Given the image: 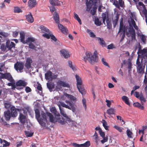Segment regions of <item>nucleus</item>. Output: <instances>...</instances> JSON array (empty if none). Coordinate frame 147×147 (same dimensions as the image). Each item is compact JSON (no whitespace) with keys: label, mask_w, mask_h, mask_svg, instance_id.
<instances>
[{"label":"nucleus","mask_w":147,"mask_h":147,"mask_svg":"<svg viewBox=\"0 0 147 147\" xmlns=\"http://www.w3.org/2000/svg\"><path fill=\"white\" fill-rule=\"evenodd\" d=\"M65 102L68 104V105H66L63 102H60V104L58 106L60 110L61 114L66 118L67 119L68 121H70V119L68 117V116L65 113L63 109L61 108L60 105L63 107L71 110L73 112H74L75 111L76 107L74 103H71L70 101L68 100H66Z\"/></svg>","instance_id":"f257e3e1"},{"label":"nucleus","mask_w":147,"mask_h":147,"mask_svg":"<svg viewBox=\"0 0 147 147\" xmlns=\"http://www.w3.org/2000/svg\"><path fill=\"white\" fill-rule=\"evenodd\" d=\"M97 54L96 51H94L93 55H92L90 52H87L86 53V56L84 57V60L86 62L87 60L91 64H92L94 62H97L98 61Z\"/></svg>","instance_id":"f03ea898"},{"label":"nucleus","mask_w":147,"mask_h":147,"mask_svg":"<svg viewBox=\"0 0 147 147\" xmlns=\"http://www.w3.org/2000/svg\"><path fill=\"white\" fill-rule=\"evenodd\" d=\"M136 64L137 65V73L138 74L140 75L141 76L144 73L145 64L143 65L142 62L140 61V58L139 56L138 57L136 60Z\"/></svg>","instance_id":"7ed1b4c3"},{"label":"nucleus","mask_w":147,"mask_h":147,"mask_svg":"<svg viewBox=\"0 0 147 147\" xmlns=\"http://www.w3.org/2000/svg\"><path fill=\"white\" fill-rule=\"evenodd\" d=\"M77 82V86L79 91L82 94H85L86 90L82 86V82L81 78L78 75H76Z\"/></svg>","instance_id":"20e7f679"},{"label":"nucleus","mask_w":147,"mask_h":147,"mask_svg":"<svg viewBox=\"0 0 147 147\" xmlns=\"http://www.w3.org/2000/svg\"><path fill=\"white\" fill-rule=\"evenodd\" d=\"M43 120L47 121V117H49V120L51 122L55 123L56 121L55 119H54L53 115L49 112H47L46 113L42 112L41 114Z\"/></svg>","instance_id":"39448f33"},{"label":"nucleus","mask_w":147,"mask_h":147,"mask_svg":"<svg viewBox=\"0 0 147 147\" xmlns=\"http://www.w3.org/2000/svg\"><path fill=\"white\" fill-rule=\"evenodd\" d=\"M0 81H2L1 79H5L9 81V82H11L13 79V78L9 73H7L3 74L0 72Z\"/></svg>","instance_id":"423d86ee"},{"label":"nucleus","mask_w":147,"mask_h":147,"mask_svg":"<svg viewBox=\"0 0 147 147\" xmlns=\"http://www.w3.org/2000/svg\"><path fill=\"white\" fill-rule=\"evenodd\" d=\"M57 86H56V88L57 90H60L62 88V87H67L69 88V85L68 83L64 81L61 80H59L57 83Z\"/></svg>","instance_id":"0eeeda50"},{"label":"nucleus","mask_w":147,"mask_h":147,"mask_svg":"<svg viewBox=\"0 0 147 147\" xmlns=\"http://www.w3.org/2000/svg\"><path fill=\"white\" fill-rule=\"evenodd\" d=\"M113 4L117 8L120 9V7L123 8L125 7V3L123 0H114L113 2Z\"/></svg>","instance_id":"6e6552de"},{"label":"nucleus","mask_w":147,"mask_h":147,"mask_svg":"<svg viewBox=\"0 0 147 147\" xmlns=\"http://www.w3.org/2000/svg\"><path fill=\"white\" fill-rule=\"evenodd\" d=\"M14 67L16 71H19L20 72H21L24 67V65L22 62H17L15 64Z\"/></svg>","instance_id":"1a4fd4ad"},{"label":"nucleus","mask_w":147,"mask_h":147,"mask_svg":"<svg viewBox=\"0 0 147 147\" xmlns=\"http://www.w3.org/2000/svg\"><path fill=\"white\" fill-rule=\"evenodd\" d=\"M20 109H19L16 108L14 106H12L11 107V117H16L18 115V111H19Z\"/></svg>","instance_id":"9d476101"},{"label":"nucleus","mask_w":147,"mask_h":147,"mask_svg":"<svg viewBox=\"0 0 147 147\" xmlns=\"http://www.w3.org/2000/svg\"><path fill=\"white\" fill-rule=\"evenodd\" d=\"M42 36L48 39H49L51 38L55 42H56L57 40V38L55 36L53 35L51 32L49 34H43L42 35Z\"/></svg>","instance_id":"9b49d317"},{"label":"nucleus","mask_w":147,"mask_h":147,"mask_svg":"<svg viewBox=\"0 0 147 147\" xmlns=\"http://www.w3.org/2000/svg\"><path fill=\"white\" fill-rule=\"evenodd\" d=\"M60 52L61 56L63 57L65 59H67L70 57L69 52L66 49H62L60 51Z\"/></svg>","instance_id":"f8f14e48"},{"label":"nucleus","mask_w":147,"mask_h":147,"mask_svg":"<svg viewBox=\"0 0 147 147\" xmlns=\"http://www.w3.org/2000/svg\"><path fill=\"white\" fill-rule=\"evenodd\" d=\"M15 46V44L12 42H10L9 40H7L6 42V47L8 50H11L13 47L14 48Z\"/></svg>","instance_id":"ddd939ff"},{"label":"nucleus","mask_w":147,"mask_h":147,"mask_svg":"<svg viewBox=\"0 0 147 147\" xmlns=\"http://www.w3.org/2000/svg\"><path fill=\"white\" fill-rule=\"evenodd\" d=\"M18 119L21 123L24 124L26 123L27 120L26 116L24 115L22 113H20Z\"/></svg>","instance_id":"4468645a"},{"label":"nucleus","mask_w":147,"mask_h":147,"mask_svg":"<svg viewBox=\"0 0 147 147\" xmlns=\"http://www.w3.org/2000/svg\"><path fill=\"white\" fill-rule=\"evenodd\" d=\"M37 4L36 0H29L28 2V6L30 9L35 7Z\"/></svg>","instance_id":"2eb2a0df"},{"label":"nucleus","mask_w":147,"mask_h":147,"mask_svg":"<svg viewBox=\"0 0 147 147\" xmlns=\"http://www.w3.org/2000/svg\"><path fill=\"white\" fill-rule=\"evenodd\" d=\"M32 60L30 58H28L26 59L25 66L28 69H29L31 67V63H32Z\"/></svg>","instance_id":"dca6fc26"},{"label":"nucleus","mask_w":147,"mask_h":147,"mask_svg":"<svg viewBox=\"0 0 147 147\" xmlns=\"http://www.w3.org/2000/svg\"><path fill=\"white\" fill-rule=\"evenodd\" d=\"M4 116L5 119L6 121H9L11 117V111L9 110H7L5 111L4 113Z\"/></svg>","instance_id":"f3484780"},{"label":"nucleus","mask_w":147,"mask_h":147,"mask_svg":"<svg viewBox=\"0 0 147 147\" xmlns=\"http://www.w3.org/2000/svg\"><path fill=\"white\" fill-rule=\"evenodd\" d=\"M26 20L27 21L30 23H33L34 22V20L32 15L30 12L27 15H26Z\"/></svg>","instance_id":"a211bd4d"},{"label":"nucleus","mask_w":147,"mask_h":147,"mask_svg":"<svg viewBox=\"0 0 147 147\" xmlns=\"http://www.w3.org/2000/svg\"><path fill=\"white\" fill-rule=\"evenodd\" d=\"M40 28L42 32L44 33V34H49L51 32L46 27L43 25L40 26Z\"/></svg>","instance_id":"6ab92c4d"},{"label":"nucleus","mask_w":147,"mask_h":147,"mask_svg":"<svg viewBox=\"0 0 147 147\" xmlns=\"http://www.w3.org/2000/svg\"><path fill=\"white\" fill-rule=\"evenodd\" d=\"M27 84V83L25 81L22 80H20L16 82V86H23L24 87L26 86Z\"/></svg>","instance_id":"aec40b11"},{"label":"nucleus","mask_w":147,"mask_h":147,"mask_svg":"<svg viewBox=\"0 0 147 147\" xmlns=\"http://www.w3.org/2000/svg\"><path fill=\"white\" fill-rule=\"evenodd\" d=\"M124 30H125V26H123V19L121 18L120 22L119 28L118 32H122Z\"/></svg>","instance_id":"412c9836"},{"label":"nucleus","mask_w":147,"mask_h":147,"mask_svg":"<svg viewBox=\"0 0 147 147\" xmlns=\"http://www.w3.org/2000/svg\"><path fill=\"white\" fill-rule=\"evenodd\" d=\"M137 53L138 54L139 53L142 55H144V56L147 57V49H144L142 50L140 49V47Z\"/></svg>","instance_id":"4be33fe9"},{"label":"nucleus","mask_w":147,"mask_h":147,"mask_svg":"<svg viewBox=\"0 0 147 147\" xmlns=\"http://www.w3.org/2000/svg\"><path fill=\"white\" fill-rule=\"evenodd\" d=\"M45 78L47 80H52L53 78L52 77V73L51 71H49L45 74Z\"/></svg>","instance_id":"5701e85b"},{"label":"nucleus","mask_w":147,"mask_h":147,"mask_svg":"<svg viewBox=\"0 0 147 147\" xmlns=\"http://www.w3.org/2000/svg\"><path fill=\"white\" fill-rule=\"evenodd\" d=\"M58 26L59 28L61 30L63 33L65 34H67V30L61 24H58Z\"/></svg>","instance_id":"b1692460"},{"label":"nucleus","mask_w":147,"mask_h":147,"mask_svg":"<svg viewBox=\"0 0 147 147\" xmlns=\"http://www.w3.org/2000/svg\"><path fill=\"white\" fill-rule=\"evenodd\" d=\"M119 15L118 13H117L116 14V16L115 17V19L113 21V26L114 28H115L117 24L118 20L119 18Z\"/></svg>","instance_id":"393cba45"},{"label":"nucleus","mask_w":147,"mask_h":147,"mask_svg":"<svg viewBox=\"0 0 147 147\" xmlns=\"http://www.w3.org/2000/svg\"><path fill=\"white\" fill-rule=\"evenodd\" d=\"M65 96L67 98H69L71 101H72L75 102L76 100V98L75 96H74L73 95H70L67 93L65 94Z\"/></svg>","instance_id":"a878e982"},{"label":"nucleus","mask_w":147,"mask_h":147,"mask_svg":"<svg viewBox=\"0 0 147 147\" xmlns=\"http://www.w3.org/2000/svg\"><path fill=\"white\" fill-rule=\"evenodd\" d=\"M122 99L123 101L127 105L130 106V103L129 102V98L127 96H124L122 97Z\"/></svg>","instance_id":"bb28decb"},{"label":"nucleus","mask_w":147,"mask_h":147,"mask_svg":"<svg viewBox=\"0 0 147 147\" xmlns=\"http://www.w3.org/2000/svg\"><path fill=\"white\" fill-rule=\"evenodd\" d=\"M47 86L50 91L51 92L52 91V89L55 88V85L53 83H47Z\"/></svg>","instance_id":"cd10ccee"},{"label":"nucleus","mask_w":147,"mask_h":147,"mask_svg":"<svg viewBox=\"0 0 147 147\" xmlns=\"http://www.w3.org/2000/svg\"><path fill=\"white\" fill-rule=\"evenodd\" d=\"M21 42L23 44H25L26 40H24L25 34L24 32H21L20 33Z\"/></svg>","instance_id":"c85d7f7f"},{"label":"nucleus","mask_w":147,"mask_h":147,"mask_svg":"<svg viewBox=\"0 0 147 147\" xmlns=\"http://www.w3.org/2000/svg\"><path fill=\"white\" fill-rule=\"evenodd\" d=\"M51 4L54 6H59L60 5V2L58 0H50Z\"/></svg>","instance_id":"c756f323"},{"label":"nucleus","mask_w":147,"mask_h":147,"mask_svg":"<svg viewBox=\"0 0 147 147\" xmlns=\"http://www.w3.org/2000/svg\"><path fill=\"white\" fill-rule=\"evenodd\" d=\"M55 14L53 16V19L56 23L59 24V19L58 14L56 12H55Z\"/></svg>","instance_id":"7c9ffc66"},{"label":"nucleus","mask_w":147,"mask_h":147,"mask_svg":"<svg viewBox=\"0 0 147 147\" xmlns=\"http://www.w3.org/2000/svg\"><path fill=\"white\" fill-rule=\"evenodd\" d=\"M106 113L109 115H113L115 113V110L113 108H110L107 110Z\"/></svg>","instance_id":"2f4dec72"},{"label":"nucleus","mask_w":147,"mask_h":147,"mask_svg":"<svg viewBox=\"0 0 147 147\" xmlns=\"http://www.w3.org/2000/svg\"><path fill=\"white\" fill-rule=\"evenodd\" d=\"M97 39L100 44L102 47L106 46V44L102 38L98 37Z\"/></svg>","instance_id":"473e14b6"},{"label":"nucleus","mask_w":147,"mask_h":147,"mask_svg":"<svg viewBox=\"0 0 147 147\" xmlns=\"http://www.w3.org/2000/svg\"><path fill=\"white\" fill-rule=\"evenodd\" d=\"M35 41V39L33 37H28L26 39L25 42V43L27 44L28 43L30 44V43L34 42Z\"/></svg>","instance_id":"72a5a7b5"},{"label":"nucleus","mask_w":147,"mask_h":147,"mask_svg":"<svg viewBox=\"0 0 147 147\" xmlns=\"http://www.w3.org/2000/svg\"><path fill=\"white\" fill-rule=\"evenodd\" d=\"M133 105L134 107H137L142 110H143L144 109V106L138 102L134 103Z\"/></svg>","instance_id":"f704fd0d"},{"label":"nucleus","mask_w":147,"mask_h":147,"mask_svg":"<svg viewBox=\"0 0 147 147\" xmlns=\"http://www.w3.org/2000/svg\"><path fill=\"white\" fill-rule=\"evenodd\" d=\"M140 99L141 101V104L143 105L144 104V102H145L146 100L145 98H144L143 94H141L140 97L138 98Z\"/></svg>","instance_id":"c9c22d12"},{"label":"nucleus","mask_w":147,"mask_h":147,"mask_svg":"<svg viewBox=\"0 0 147 147\" xmlns=\"http://www.w3.org/2000/svg\"><path fill=\"white\" fill-rule=\"evenodd\" d=\"M35 117L36 118L37 120H39L40 119H41L40 117V112L38 109H36L35 111Z\"/></svg>","instance_id":"e433bc0d"},{"label":"nucleus","mask_w":147,"mask_h":147,"mask_svg":"<svg viewBox=\"0 0 147 147\" xmlns=\"http://www.w3.org/2000/svg\"><path fill=\"white\" fill-rule=\"evenodd\" d=\"M68 64L69 67L71 68L74 71H75L77 70L75 65H72V63L71 61H68Z\"/></svg>","instance_id":"4c0bfd02"},{"label":"nucleus","mask_w":147,"mask_h":147,"mask_svg":"<svg viewBox=\"0 0 147 147\" xmlns=\"http://www.w3.org/2000/svg\"><path fill=\"white\" fill-rule=\"evenodd\" d=\"M94 24L97 26H100L102 24L101 22L100 21L98 18H95Z\"/></svg>","instance_id":"58836bf2"},{"label":"nucleus","mask_w":147,"mask_h":147,"mask_svg":"<svg viewBox=\"0 0 147 147\" xmlns=\"http://www.w3.org/2000/svg\"><path fill=\"white\" fill-rule=\"evenodd\" d=\"M87 32L90 35V37L92 38H94L95 37V35L91 31V30L87 29Z\"/></svg>","instance_id":"ea45409f"},{"label":"nucleus","mask_w":147,"mask_h":147,"mask_svg":"<svg viewBox=\"0 0 147 147\" xmlns=\"http://www.w3.org/2000/svg\"><path fill=\"white\" fill-rule=\"evenodd\" d=\"M106 23L107 26V28L110 29L112 27V25L111 23V21L109 20L108 17H107L106 19Z\"/></svg>","instance_id":"a19ab883"},{"label":"nucleus","mask_w":147,"mask_h":147,"mask_svg":"<svg viewBox=\"0 0 147 147\" xmlns=\"http://www.w3.org/2000/svg\"><path fill=\"white\" fill-rule=\"evenodd\" d=\"M0 142L2 143V142H3L4 144H3V146H8L10 145V143L7 142V141L5 140H2L0 138Z\"/></svg>","instance_id":"79ce46f5"},{"label":"nucleus","mask_w":147,"mask_h":147,"mask_svg":"<svg viewBox=\"0 0 147 147\" xmlns=\"http://www.w3.org/2000/svg\"><path fill=\"white\" fill-rule=\"evenodd\" d=\"M39 124L42 126L43 127H46V123L43 121L41 119H40L39 120H38Z\"/></svg>","instance_id":"37998d69"},{"label":"nucleus","mask_w":147,"mask_h":147,"mask_svg":"<svg viewBox=\"0 0 147 147\" xmlns=\"http://www.w3.org/2000/svg\"><path fill=\"white\" fill-rule=\"evenodd\" d=\"M51 111L56 116L59 117L60 116L59 114L57 112L55 108H52L51 109Z\"/></svg>","instance_id":"c03bdc74"},{"label":"nucleus","mask_w":147,"mask_h":147,"mask_svg":"<svg viewBox=\"0 0 147 147\" xmlns=\"http://www.w3.org/2000/svg\"><path fill=\"white\" fill-rule=\"evenodd\" d=\"M90 145V142L88 141L86 142L84 144H81L82 147H89Z\"/></svg>","instance_id":"a18cd8bd"},{"label":"nucleus","mask_w":147,"mask_h":147,"mask_svg":"<svg viewBox=\"0 0 147 147\" xmlns=\"http://www.w3.org/2000/svg\"><path fill=\"white\" fill-rule=\"evenodd\" d=\"M102 125L105 129L107 130H109L108 126L107 125V123L105 120H102Z\"/></svg>","instance_id":"49530a36"},{"label":"nucleus","mask_w":147,"mask_h":147,"mask_svg":"<svg viewBox=\"0 0 147 147\" xmlns=\"http://www.w3.org/2000/svg\"><path fill=\"white\" fill-rule=\"evenodd\" d=\"M74 18L76 20H77L78 21L79 23V24L81 25L82 24V22L81 21V20L80 18L78 16L76 13H75L74 14Z\"/></svg>","instance_id":"de8ad7c7"},{"label":"nucleus","mask_w":147,"mask_h":147,"mask_svg":"<svg viewBox=\"0 0 147 147\" xmlns=\"http://www.w3.org/2000/svg\"><path fill=\"white\" fill-rule=\"evenodd\" d=\"M13 11L14 12L16 13H20V12H22V11L21 9L19 7H14L13 9Z\"/></svg>","instance_id":"09e8293b"},{"label":"nucleus","mask_w":147,"mask_h":147,"mask_svg":"<svg viewBox=\"0 0 147 147\" xmlns=\"http://www.w3.org/2000/svg\"><path fill=\"white\" fill-rule=\"evenodd\" d=\"M130 27L129 28V31L130 32V34H131L132 33L135 32V31L133 27L130 25H129Z\"/></svg>","instance_id":"8fccbe9b"},{"label":"nucleus","mask_w":147,"mask_h":147,"mask_svg":"<svg viewBox=\"0 0 147 147\" xmlns=\"http://www.w3.org/2000/svg\"><path fill=\"white\" fill-rule=\"evenodd\" d=\"M101 61L102 64L105 65L109 67H110V66L108 64L106 61V60L104 58H102L101 59Z\"/></svg>","instance_id":"3c124183"},{"label":"nucleus","mask_w":147,"mask_h":147,"mask_svg":"<svg viewBox=\"0 0 147 147\" xmlns=\"http://www.w3.org/2000/svg\"><path fill=\"white\" fill-rule=\"evenodd\" d=\"M120 35L121 34H122L121 38L120 40V41L121 42L123 40L125 36V30H123V32L122 33V32H121V33L120 32Z\"/></svg>","instance_id":"603ef678"},{"label":"nucleus","mask_w":147,"mask_h":147,"mask_svg":"<svg viewBox=\"0 0 147 147\" xmlns=\"http://www.w3.org/2000/svg\"><path fill=\"white\" fill-rule=\"evenodd\" d=\"M5 107L6 109L9 108L11 106V104L9 102H5L4 103Z\"/></svg>","instance_id":"864d4df0"},{"label":"nucleus","mask_w":147,"mask_h":147,"mask_svg":"<svg viewBox=\"0 0 147 147\" xmlns=\"http://www.w3.org/2000/svg\"><path fill=\"white\" fill-rule=\"evenodd\" d=\"M25 135L27 137H31L32 136L33 134V133L30 132L28 131H26L25 132Z\"/></svg>","instance_id":"5fc2aeb1"},{"label":"nucleus","mask_w":147,"mask_h":147,"mask_svg":"<svg viewBox=\"0 0 147 147\" xmlns=\"http://www.w3.org/2000/svg\"><path fill=\"white\" fill-rule=\"evenodd\" d=\"M127 135L129 138H132L131 135L132 132L129 129H127L126 131Z\"/></svg>","instance_id":"6e6d98bb"},{"label":"nucleus","mask_w":147,"mask_h":147,"mask_svg":"<svg viewBox=\"0 0 147 147\" xmlns=\"http://www.w3.org/2000/svg\"><path fill=\"white\" fill-rule=\"evenodd\" d=\"M131 40L132 41L133 40H136V32H134V33H132L131 34Z\"/></svg>","instance_id":"4d7b16f0"},{"label":"nucleus","mask_w":147,"mask_h":147,"mask_svg":"<svg viewBox=\"0 0 147 147\" xmlns=\"http://www.w3.org/2000/svg\"><path fill=\"white\" fill-rule=\"evenodd\" d=\"M141 39L144 43H145L146 40L145 36L143 34H142L141 36Z\"/></svg>","instance_id":"13d9d810"},{"label":"nucleus","mask_w":147,"mask_h":147,"mask_svg":"<svg viewBox=\"0 0 147 147\" xmlns=\"http://www.w3.org/2000/svg\"><path fill=\"white\" fill-rule=\"evenodd\" d=\"M29 48L30 49H35L36 48V47L32 43H30L28 45Z\"/></svg>","instance_id":"bf43d9fd"},{"label":"nucleus","mask_w":147,"mask_h":147,"mask_svg":"<svg viewBox=\"0 0 147 147\" xmlns=\"http://www.w3.org/2000/svg\"><path fill=\"white\" fill-rule=\"evenodd\" d=\"M58 121L59 123L62 125L64 124L65 122V119L63 118L62 117L61 119L58 120Z\"/></svg>","instance_id":"052dcab7"},{"label":"nucleus","mask_w":147,"mask_h":147,"mask_svg":"<svg viewBox=\"0 0 147 147\" xmlns=\"http://www.w3.org/2000/svg\"><path fill=\"white\" fill-rule=\"evenodd\" d=\"M82 102L83 106L84 107L85 110H86V100L84 98L82 99Z\"/></svg>","instance_id":"680f3d73"},{"label":"nucleus","mask_w":147,"mask_h":147,"mask_svg":"<svg viewBox=\"0 0 147 147\" xmlns=\"http://www.w3.org/2000/svg\"><path fill=\"white\" fill-rule=\"evenodd\" d=\"M114 127L120 132H122V129L117 125H115L114 126Z\"/></svg>","instance_id":"e2e57ef3"},{"label":"nucleus","mask_w":147,"mask_h":147,"mask_svg":"<svg viewBox=\"0 0 147 147\" xmlns=\"http://www.w3.org/2000/svg\"><path fill=\"white\" fill-rule=\"evenodd\" d=\"M86 5L87 6V8L89 10L92 7V5L90 2H86Z\"/></svg>","instance_id":"0e129e2a"},{"label":"nucleus","mask_w":147,"mask_h":147,"mask_svg":"<svg viewBox=\"0 0 147 147\" xmlns=\"http://www.w3.org/2000/svg\"><path fill=\"white\" fill-rule=\"evenodd\" d=\"M0 35L3 37H7L8 36V34L7 33H5L3 32H0Z\"/></svg>","instance_id":"69168bd1"},{"label":"nucleus","mask_w":147,"mask_h":147,"mask_svg":"<svg viewBox=\"0 0 147 147\" xmlns=\"http://www.w3.org/2000/svg\"><path fill=\"white\" fill-rule=\"evenodd\" d=\"M37 89L39 91H40L41 92L40 93H42V88L41 87V85L40 84H38L37 87Z\"/></svg>","instance_id":"338daca9"},{"label":"nucleus","mask_w":147,"mask_h":147,"mask_svg":"<svg viewBox=\"0 0 147 147\" xmlns=\"http://www.w3.org/2000/svg\"><path fill=\"white\" fill-rule=\"evenodd\" d=\"M81 144H78L76 143H72V145L74 147H82Z\"/></svg>","instance_id":"774afa93"}]
</instances>
